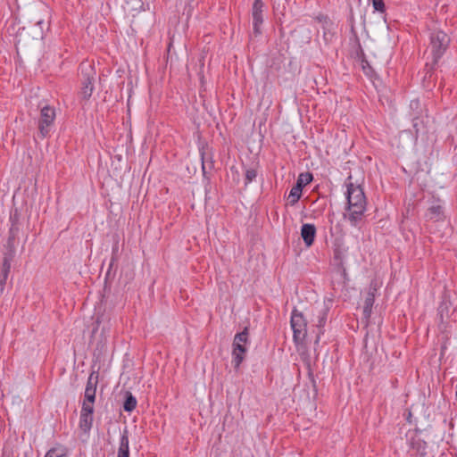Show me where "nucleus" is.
Returning a JSON list of instances; mask_svg holds the SVG:
<instances>
[{"instance_id": "obj_21", "label": "nucleus", "mask_w": 457, "mask_h": 457, "mask_svg": "<svg viewBox=\"0 0 457 457\" xmlns=\"http://www.w3.org/2000/svg\"><path fill=\"white\" fill-rule=\"evenodd\" d=\"M257 177V171L255 169H247L245 170V185L253 182Z\"/></svg>"}, {"instance_id": "obj_1", "label": "nucleus", "mask_w": 457, "mask_h": 457, "mask_svg": "<svg viewBox=\"0 0 457 457\" xmlns=\"http://www.w3.org/2000/svg\"><path fill=\"white\" fill-rule=\"evenodd\" d=\"M346 199L348 215L345 216L351 226L358 227L367 210V199L363 188L352 182L346 184Z\"/></svg>"}, {"instance_id": "obj_4", "label": "nucleus", "mask_w": 457, "mask_h": 457, "mask_svg": "<svg viewBox=\"0 0 457 457\" xmlns=\"http://www.w3.org/2000/svg\"><path fill=\"white\" fill-rule=\"evenodd\" d=\"M80 72L82 79L79 96L82 101H88L95 90L94 82L96 73L92 65L84 63L80 65Z\"/></svg>"}, {"instance_id": "obj_18", "label": "nucleus", "mask_w": 457, "mask_h": 457, "mask_svg": "<svg viewBox=\"0 0 457 457\" xmlns=\"http://www.w3.org/2000/svg\"><path fill=\"white\" fill-rule=\"evenodd\" d=\"M313 179L312 174L310 172L301 173L296 180L295 185L299 186L303 189V187L308 184H310Z\"/></svg>"}, {"instance_id": "obj_24", "label": "nucleus", "mask_w": 457, "mask_h": 457, "mask_svg": "<svg viewBox=\"0 0 457 457\" xmlns=\"http://www.w3.org/2000/svg\"><path fill=\"white\" fill-rule=\"evenodd\" d=\"M201 159H202V169L204 171L205 170V163H206V161H205V154L204 152L201 151Z\"/></svg>"}, {"instance_id": "obj_16", "label": "nucleus", "mask_w": 457, "mask_h": 457, "mask_svg": "<svg viewBox=\"0 0 457 457\" xmlns=\"http://www.w3.org/2000/svg\"><path fill=\"white\" fill-rule=\"evenodd\" d=\"M303 193V189L299 187V186L294 185L290 189L289 195L287 196L288 204L291 206H294L301 198Z\"/></svg>"}, {"instance_id": "obj_12", "label": "nucleus", "mask_w": 457, "mask_h": 457, "mask_svg": "<svg viewBox=\"0 0 457 457\" xmlns=\"http://www.w3.org/2000/svg\"><path fill=\"white\" fill-rule=\"evenodd\" d=\"M316 227L311 223L303 224L301 228V237L304 242V245L307 247H310L313 245L315 237H316Z\"/></svg>"}, {"instance_id": "obj_25", "label": "nucleus", "mask_w": 457, "mask_h": 457, "mask_svg": "<svg viewBox=\"0 0 457 457\" xmlns=\"http://www.w3.org/2000/svg\"><path fill=\"white\" fill-rule=\"evenodd\" d=\"M15 237V228L13 226L10 228V237L13 238Z\"/></svg>"}, {"instance_id": "obj_19", "label": "nucleus", "mask_w": 457, "mask_h": 457, "mask_svg": "<svg viewBox=\"0 0 457 457\" xmlns=\"http://www.w3.org/2000/svg\"><path fill=\"white\" fill-rule=\"evenodd\" d=\"M373 303H374V295H369L366 297V299L364 301V305H363V316H364V318L369 319L370 317Z\"/></svg>"}, {"instance_id": "obj_3", "label": "nucleus", "mask_w": 457, "mask_h": 457, "mask_svg": "<svg viewBox=\"0 0 457 457\" xmlns=\"http://www.w3.org/2000/svg\"><path fill=\"white\" fill-rule=\"evenodd\" d=\"M290 324L293 330V340L295 345H302L308 335V320L303 313L294 308L291 312Z\"/></svg>"}, {"instance_id": "obj_15", "label": "nucleus", "mask_w": 457, "mask_h": 457, "mask_svg": "<svg viewBox=\"0 0 457 457\" xmlns=\"http://www.w3.org/2000/svg\"><path fill=\"white\" fill-rule=\"evenodd\" d=\"M44 457H68V449L61 445L50 448Z\"/></svg>"}, {"instance_id": "obj_22", "label": "nucleus", "mask_w": 457, "mask_h": 457, "mask_svg": "<svg viewBox=\"0 0 457 457\" xmlns=\"http://www.w3.org/2000/svg\"><path fill=\"white\" fill-rule=\"evenodd\" d=\"M371 2L375 11L379 12H385L386 6L383 0H371Z\"/></svg>"}, {"instance_id": "obj_2", "label": "nucleus", "mask_w": 457, "mask_h": 457, "mask_svg": "<svg viewBox=\"0 0 457 457\" xmlns=\"http://www.w3.org/2000/svg\"><path fill=\"white\" fill-rule=\"evenodd\" d=\"M248 328L245 327L242 332L237 333L232 344V364L235 369H238L243 362L247 352L249 344Z\"/></svg>"}, {"instance_id": "obj_20", "label": "nucleus", "mask_w": 457, "mask_h": 457, "mask_svg": "<svg viewBox=\"0 0 457 457\" xmlns=\"http://www.w3.org/2000/svg\"><path fill=\"white\" fill-rule=\"evenodd\" d=\"M361 69L364 72V74L370 78H372L375 75V71L373 68L370 66L368 61L362 60L361 61Z\"/></svg>"}, {"instance_id": "obj_7", "label": "nucleus", "mask_w": 457, "mask_h": 457, "mask_svg": "<svg viewBox=\"0 0 457 457\" xmlns=\"http://www.w3.org/2000/svg\"><path fill=\"white\" fill-rule=\"evenodd\" d=\"M328 309L324 306L312 307L311 310L312 319L311 320V333L315 334V344H319L321 335L323 334V328L327 321Z\"/></svg>"}, {"instance_id": "obj_6", "label": "nucleus", "mask_w": 457, "mask_h": 457, "mask_svg": "<svg viewBox=\"0 0 457 457\" xmlns=\"http://www.w3.org/2000/svg\"><path fill=\"white\" fill-rule=\"evenodd\" d=\"M429 39L434 61L437 62L447 49L450 38L443 30L436 29L430 33Z\"/></svg>"}, {"instance_id": "obj_11", "label": "nucleus", "mask_w": 457, "mask_h": 457, "mask_svg": "<svg viewBox=\"0 0 457 457\" xmlns=\"http://www.w3.org/2000/svg\"><path fill=\"white\" fill-rule=\"evenodd\" d=\"M94 420V407L81 406L80 415H79V428L85 432L88 433L92 428Z\"/></svg>"}, {"instance_id": "obj_13", "label": "nucleus", "mask_w": 457, "mask_h": 457, "mask_svg": "<svg viewBox=\"0 0 457 457\" xmlns=\"http://www.w3.org/2000/svg\"><path fill=\"white\" fill-rule=\"evenodd\" d=\"M117 457H129V440L127 428L120 434Z\"/></svg>"}, {"instance_id": "obj_10", "label": "nucleus", "mask_w": 457, "mask_h": 457, "mask_svg": "<svg viewBox=\"0 0 457 457\" xmlns=\"http://www.w3.org/2000/svg\"><path fill=\"white\" fill-rule=\"evenodd\" d=\"M425 218L427 220L438 222L445 220L443 205L439 199H434L428 206Z\"/></svg>"}, {"instance_id": "obj_8", "label": "nucleus", "mask_w": 457, "mask_h": 457, "mask_svg": "<svg viewBox=\"0 0 457 457\" xmlns=\"http://www.w3.org/2000/svg\"><path fill=\"white\" fill-rule=\"evenodd\" d=\"M98 375L95 372H92L87 378L82 406L88 405L90 407H94Z\"/></svg>"}, {"instance_id": "obj_23", "label": "nucleus", "mask_w": 457, "mask_h": 457, "mask_svg": "<svg viewBox=\"0 0 457 457\" xmlns=\"http://www.w3.org/2000/svg\"><path fill=\"white\" fill-rule=\"evenodd\" d=\"M315 20L320 23H323L325 25L329 23V18L327 15L320 14L315 17Z\"/></svg>"}, {"instance_id": "obj_9", "label": "nucleus", "mask_w": 457, "mask_h": 457, "mask_svg": "<svg viewBox=\"0 0 457 457\" xmlns=\"http://www.w3.org/2000/svg\"><path fill=\"white\" fill-rule=\"evenodd\" d=\"M264 6V3L262 0H254L253 4V29L255 34L261 33V26L263 23Z\"/></svg>"}, {"instance_id": "obj_14", "label": "nucleus", "mask_w": 457, "mask_h": 457, "mask_svg": "<svg viewBox=\"0 0 457 457\" xmlns=\"http://www.w3.org/2000/svg\"><path fill=\"white\" fill-rule=\"evenodd\" d=\"M11 257L5 256L3 260L1 273H0V285L4 287L8 278L11 270Z\"/></svg>"}, {"instance_id": "obj_5", "label": "nucleus", "mask_w": 457, "mask_h": 457, "mask_svg": "<svg viewBox=\"0 0 457 457\" xmlns=\"http://www.w3.org/2000/svg\"><path fill=\"white\" fill-rule=\"evenodd\" d=\"M55 110L54 107L46 104L40 110V115L37 120L38 136L44 139L50 135L55 120Z\"/></svg>"}, {"instance_id": "obj_17", "label": "nucleus", "mask_w": 457, "mask_h": 457, "mask_svg": "<svg viewBox=\"0 0 457 457\" xmlns=\"http://www.w3.org/2000/svg\"><path fill=\"white\" fill-rule=\"evenodd\" d=\"M137 401L131 393H127L125 402L123 403V409L125 411L131 412L137 407Z\"/></svg>"}]
</instances>
